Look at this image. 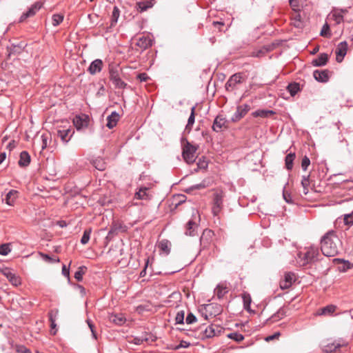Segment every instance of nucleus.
<instances>
[{
	"instance_id": "f257e3e1",
	"label": "nucleus",
	"mask_w": 353,
	"mask_h": 353,
	"mask_svg": "<svg viewBox=\"0 0 353 353\" xmlns=\"http://www.w3.org/2000/svg\"><path fill=\"white\" fill-rule=\"evenodd\" d=\"M321 244L322 253L328 257L337 255L342 245L341 241L334 230H330L324 234Z\"/></svg>"
},
{
	"instance_id": "f03ea898",
	"label": "nucleus",
	"mask_w": 353,
	"mask_h": 353,
	"mask_svg": "<svg viewBox=\"0 0 353 353\" xmlns=\"http://www.w3.org/2000/svg\"><path fill=\"white\" fill-rule=\"evenodd\" d=\"M319 250L316 248H310L305 252H299L297 255V263L301 266L306 265L317 260Z\"/></svg>"
},
{
	"instance_id": "7ed1b4c3",
	"label": "nucleus",
	"mask_w": 353,
	"mask_h": 353,
	"mask_svg": "<svg viewBox=\"0 0 353 353\" xmlns=\"http://www.w3.org/2000/svg\"><path fill=\"white\" fill-rule=\"evenodd\" d=\"M196 150L197 147L185 140V143L183 145L182 157L187 163L191 164L194 162Z\"/></svg>"
},
{
	"instance_id": "20e7f679",
	"label": "nucleus",
	"mask_w": 353,
	"mask_h": 353,
	"mask_svg": "<svg viewBox=\"0 0 353 353\" xmlns=\"http://www.w3.org/2000/svg\"><path fill=\"white\" fill-rule=\"evenodd\" d=\"M109 73L110 80L112 82L116 88L124 89L127 87V83L120 77V70L118 67H111Z\"/></svg>"
},
{
	"instance_id": "39448f33",
	"label": "nucleus",
	"mask_w": 353,
	"mask_h": 353,
	"mask_svg": "<svg viewBox=\"0 0 353 353\" xmlns=\"http://www.w3.org/2000/svg\"><path fill=\"white\" fill-rule=\"evenodd\" d=\"M224 196V192L222 190H216L214 192L213 197V206L212 208V212L214 216L218 215L221 212L223 207Z\"/></svg>"
},
{
	"instance_id": "423d86ee",
	"label": "nucleus",
	"mask_w": 353,
	"mask_h": 353,
	"mask_svg": "<svg viewBox=\"0 0 353 353\" xmlns=\"http://www.w3.org/2000/svg\"><path fill=\"white\" fill-rule=\"evenodd\" d=\"M244 81L242 74L236 73L232 75L225 83V89L227 91H233L237 88V85Z\"/></svg>"
},
{
	"instance_id": "0eeeda50",
	"label": "nucleus",
	"mask_w": 353,
	"mask_h": 353,
	"mask_svg": "<svg viewBox=\"0 0 353 353\" xmlns=\"http://www.w3.org/2000/svg\"><path fill=\"white\" fill-rule=\"evenodd\" d=\"M89 121V117L86 114L77 115L73 119L74 125L77 130L87 128L88 126Z\"/></svg>"
},
{
	"instance_id": "6e6552de",
	"label": "nucleus",
	"mask_w": 353,
	"mask_h": 353,
	"mask_svg": "<svg viewBox=\"0 0 353 353\" xmlns=\"http://www.w3.org/2000/svg\"><path fill=\"white\" fill-rule=\"evenodd\" d=\"M1 272L8 279V281L14 286L21 285V279L13 273L8 268H3L0 270Z\"/></svg>"
},
{
	"instance_id": "1a4fd4ad",
	"label": "nucleus",
	"mask_w": 353,
	"mask_h": 353,
	"mask_svg": "<svg viewBox=\"0 0 353 353\" xmlns=\"http://www.w3.org/2000/svg\"><path fill=\"white\" fill-rule=\"evenodd\" d=\"M347 343L343 341H335L323 345V350L326 353L337 352L341 347L345 346Z\"/></svg>"
},
{
	"instance_id": "9d476101",
	"label": "nucleus",
	"mask_w": 353,
	"mask_h": 353,
	"mask_svg": "<svg viewBox=\"0 0 353 353\" xmlns=\"http://www.w3.org/2000/svg\"><path fill=\"white\" fill-rule=\"evenodd\" d=\"M295 281L296 277L294 273H285L283 279L280 281V288L283 290L288 289Z\"/></svg>"
},
{
	"instance_id": "9b49d317",
	"label": "nucleus",
	"mask_w": 353,
	"mask_h": 353,
	"mask_svg": "<svg viewBox=\"0 0 353 353\" xmlns=\"http://www.w3.org/2000/svg\"><path fill=\"white\" fill-rule=\"evenodd\" d=\"M227 128V120L222 116L218 115L213 123L212 129L214 131L219 132Z\"/></svg>"
},
{
	"instance_id": "f8f14e48",
	"label": "nucleus",
	"mask_w": 353,
	"mask_h": 353,
	"mask_svg": "<svg viewBox=\"0 0 353 353\" xmlns=\"http://www.w3.org/2000/svg\"><path fill=\"white\" fill-rule=\"evenodd\" d=\"M347 50V43L346 41L341 42L336 49V61L338 62H341L345 56Z\"/></svg>"
},
{
	"instance_id": "ddd939ff",
	"label": "nucleus",
	"mask_w": 353,
	"mask_h": 353,
	"mask_svg": "<svg viewBox=\"0 0 353 353\" xmlns=\"http://www.w3.org/2000/svg\"><path fill=\"white\" fill-rule=\"evenodd\" d=\"M74 134V130L71 128L59 130L57 131L58 137H60L61 141L68 143Z\"/></svg>"
},
{
	"instance_id": "4468645a",
	"label": "nucleus",
	"mask_w": 353,
	"mask_h": 353,
	"mask_svg": "<svg viewBox=\"0 0 353 353\" xmlns=\"http://www.w3.org/2000/svg\"><path fill=\"white\" fill-rule=\"evenodd\" d=\"M214 328H215V325H211L208 326L202 325L200 329L201 330L200 337L202 339L212 338L214 336Z\"/></svg>"
},
{
	"instance_id": "2eb2a0df",
	"label": "nucleus",
	"mask_w": 353,
	"mask_h": 353,
	"mask_svg": "<svg viewBox=\"0 0 353 353\" xmlns=\"http://www.w3.org/2000/svg\"><path fill=\"white\" fill-rule=\"evenodd\" d=\"M137 46H139L141 49L145 50L152 45V40L149 36H142L140 37L137 41Z\"/></svg>"
},
{
	"instance_id": "dca6fc26",
	"label": "nucleus",
	"mask_w": 353,
	"mask_h": 353,
	"mask_svg": "<svg viewBox=\"0 0 353 353\" xmlns=\"http://www.w3.org/2000/svg\"><path fill=\"white\" fill-rule=\"evenodd\" d=\"M102 67L103 61L101 59H97L90 63L88 70L91 74H95L101 72Z\"/></svg>"
},
{
	"instance_id": "f3484780",
	"label": "nucleus",
	"mask_w": 353,
	"mask_h": 353,
	"mask_svg": "<svg viewBox=\"0 0 353 353\" xmlns=\"http://www.w3.org/2000/svg\"><path fill=\"white\" fill-rule=\"evenodd\" d=\"M41 8V3L37 2L32 6V7L25 13H23L20 17V21H24L28 17H32L37 11H38Z\"/></svg>"
},
{
	"instance_id": "a211bd4d",
	"label": "nucleus",
	"mask_w": 353,
	"mask_h": 353,
	"mask_svg": "<svg viewBox=\"0 0 353 353\" xmlns=\"http://www.w3.org/2000/svg\"><path fill=\"white\" fill-rule=\"evenodd\" d=\"M314 78L319 82H327L329 79L328 71L325 70H314L313 72Z\"/></svg>"
},
{
	"instance_id": "6ab92c4d",
	"label": "nucleus",
	"mask_w": 353,
	"mask_h": 353,
	"mask_svg": "<svg viewBox=\"0 0 353 353\" xmlns=\"http://www.w3.org/2000/svg\"><path fill=\"white\" fill-rule=\"evenodd\" d=\"M154 6L153 0H147L145 1H140L137 3L136 9L139 12H143L147 11L148 9L152 8Z\"/></svg>"
},
{
	"instance_id": "aec40b11",
	"label": "nucleus",
	"mask_w": 353,
	"mask_h": 353,
	"mask_svg": "<svg viewBox=\"0 0 353 353\" xmlns=\"http://www.w3.org/2000/svg\"><path fill=\"white\" fill-rule=\"evenodd\" d=\"M119 114L114 111L107 117V124L106 126L112 129L115 127L119 120Z\"/></svg>"
},
{
	"instance_id": "412c9836",
	"label": "nucleus",
	"mask_w": 353,
	"mask_h": 353,
	"mask_svg": "<svg viewBox=\"0 0 353 353\" xmlns=\"http://www.w3.org/2000/svg\"><path fill=\"white\" fill-rule=\"evenodd\" d=\"M291 23L297 28H302L304 26V22L301 18L300 13L294 12L292 14Z\"/></svg>"
},
{
	"instance_id": "4be33fe9",
	"label": "nucleus",
	"mask_w": 353,
	"mask_h": 353,
	"mask_svg": "<svg viewBox=\"0 0 353 353\" xmlns=\"http://www.w3.org/2000/svg\"><path fill=\"white\" fill-rule=\"evenodd\" d=\"M212 232L211 230H205L201 236L200 242L202 249L208 248L210 243V239L212 237Z\"/></svg>"
},
{
	"instance_id": "5701e85b",
	"label": "nucleus",
	"mask_w": 353,
	"mask_h": 353,
	"mask_svg": "<svg viewBox=\"0 0 353 353\" xmlns=\"http://www.w3.org/2000/svg\"><path fill=\"white\" fill-rule=\"evenodd\" d=\"M108 319L110 322L118 325H121L125 322V318L121 314H110Z\"/></svg>"
},
{
	"instance_id": "b1692460",
	"label": "nucleus",
	"mask_w": 353,
	"mask_h": 353,
	"mask_svg": "<svg viewBox=\"0 0 353 353\" xmlns=\"http://www.w3.org/2000/svg\"><path fill=\"white\" fill-rule=\"evenodd\" d=\"M250 110V105L247 104H244L240 105L237 108V110L234 114V119L239 120L241 118L243 117L247 112Z\"/></svg>"
},
{
	"instance_id": "393cba45",
	"label": "nucleus",
	"mask_w": 353,
	"mask_h": 353,
	"mask_svg": "<svg viewBox=\"0 0 353 353\" xmlns=\"http://www.w3.org/2000/svg\"><path fill=\"white\" fill-rule=\"evenodd\" d=\"M328 60V55L325 53H321L316 59H314L312 63L314 66L319 67L325 65Z\"/></svg>"
},
{
	"instance_id": "a878e982",
	"label": "nucleus",
	"mask_w": 353,
	"mask_h": 353,
	"mask_svg": "<svg viewBox=\"0 0 353 353\" xmlns=\"http://www.w3.org/2000/svg\"><path fill=\"white\" fill-rule=\"evenodd\" d=\"M154 339H153V336L149 334H145L140 336H136L134 338L133 341L136 345L143 344V342H152Z\"/></svg>"
},
{
	"instance_id": "bb28decb",
	"label": "nucleus",
	"mask_w": 353,
	"mask_h": 353,
	"mask_svg": "<svg viewBox=\"0 0 353 353\" xmlns=\"http://www.w3.org/2000/svg\"><path fill=\"white\" fill-rule=\"evenodd\" d=\"M30 163V156L26 151H23L20 154V159L19 161V165L21 167H26Z\"/></svg>"
},
{
	"instance_id": "cd10ccee",
	"label": "nucleus",
	"mask_w": 353,
	"mask_h": 353,
	"mask_svg": "<svg viewBox=\"0 0 353 353\" xmlns=\"http://www.w3.org/2000/svg\"><path fill=\"white\" fill-rule=\"evenodd\" d=\"M196 228V223L192 220H190L186 224L185 234L189 236H194Z\"/></svg>"
},
{
	"instance_id": "c85d7f7f",
	"label": "nucleus",
	"mask_w": 353,
	"mask_h": 353,
	"mask_svg": "<svg viewBox=\"0 0 353 353\" xmlns=\"http://www.w3.org/2000/svg\"><path fill=\"white\" fill-rule=\"evenodd\" d=\"M125 226L123 224L118 221H114L111 225L110 230L108 232V235H114L117 234L119 231H125Z\"/></svg>"
},
{
	"instance_id": "c756f323",
	"label": "nucleus",
	"mask_w": 353,
	"mask_h": 353,
	"mask_svg": "<svg viewBox=\"0 0 353 353\" xmlns=\"http://www.w3.org/2000/svg\"><path fill=\"white\" fill-rule=\"evenodd\" d=\"M18 196V192L14 190H11L8 192L6 196L5 201L9 205H12Z\"/></svg>"
},
{
	"instance_id": "7c9ffc66",
	"label": "nucleus",
	"mask_w": 353,
	"mask_h": 353,
	"mask_svg": "<svg viewBox=\"0 0 353 353\" xmlns=\"http://www.w3.org/2000/svg\"><path fill=\"white\" fill-rule=\"evenodd\" d=\"M227 292L228 288L223 284H219L214 290V294L219 299H222Z\"/></svg>"
},
{
	"instance_id": "2f4dec72",
	"label": "nucleus",
	"mask_w": 353,
	"mask_h": 353,
	"mask_svg": "<svg viewBox=\"0 0 353 353\" xmlns=\"http://www.w3.org/2000/svg\"><path fill=\"white\" fill-rule=\"evenodd\" d=\"M51 142V134L48 132L43 133L41 136V150H45Z\"/></svg>"
},
{
	"instance_id": "473e14b6",
	"label": "nucleus",
	"mask_w": 353,
	"mask_h": 353,
	"mask_svg": "<svg viewBox=\"0 0 353 353\" xmlns=\"http://www.w3.org/2000/svg\"><path fill=\"white\" fill-rule=\"evenodd\" d=\"M342 11H338L336 9H334L331 13L330 17L336 22V24L341 23L344 20L343 15L341 14Z\"/></svg>"
},
{
	"instance_id": "72a5a7b5",
	"label": "nucleus",
	"mask_w": 353,
	"mask_h": 353,
	"mask_svg": "<svg viewBox=\"0 0 353 353\" xmlns=\"http://www.w3.org/2000/svg\"><path fill=\"white\" fill-rule=\"evenodd\" d=\"M148 190L149 189L147 188H141L139 190L136 192L135 198L138 199H148L149 198Z\"/></svg>"
},
{
	"instance_id": "f704fd0d",
	"label": "nucleus",
	"mask_w": 353,
	"mask_h": 353,
	"mask_svg": "<svg viewBox=\"0 0 353 353\" xmlns=\"http://www.w3.org/2000/svg\"><path fill=\"white\" fill-rule=\"evenodd\" d=\"M194 112H195V107H192L191 109V114L188 118V123L185 126V130L188 131L191 130L192 127L194 123V119H195Z\"/></svg>"
},
{
	"instance_id": "c9c22d12",
	"label": "nucleus",
	"mask_w": 353,
	"mask_h": 353,
	"mask_svg": "<svg viewBox=\"0 0 353 353\" xmlns=\"http://www.w3.org/2000/svg\"><path fill=\"white\" fill-rule=\"evenodd\" d=\"M120 16V10L117 6H114L111 16V26H114L118 21Z\"/></svg>"
},
{
	"instance_id": "e433bc0d",
	"label": "nucleus",
	"mask_w": 353,
	"mask_h": 353,
	"mask_svg": "<svg viewBox=\"0 0 353 353\" xmlns=\"http://www.w3.org/2000/svg\"><path fill=\"white\" fill-rule=\"evenodd\" d=\"M295 158L294 153H290L285 157V167L288 170H290L293 167V161Z\"/></svg>"
},
{
	"instance_id": "4c0bfd02",
	"label": "nucleus",
	"mask_w": 353,
	"mask_h": 353,
	"mask_svg": "<svg viewBox=\"0 0 353 353\" xmlns=\"http://www.w3.org/2000/svg\"><path fill=\"white\" fill-rule=\"evenodd\" d=\"M336 307L332 305H327L321 309L319 312L321 315L331 314L335 311Z\"/></svg>"
},
{
	"instance_id": "58836bf2",
	"label": "nucleus",
	"mask_w": 353,
	"mask_h": 353,
	"mask_svg": "<svg viewBox=\"0 0 353 353\" xmlns=\"http://www.w3.org/2000/svg\"><path fill=\"white\" fill-rule=\"evenodd\" d=\"M92 233V229L88 228L84 230L83 236L81 239V243L83 245H85L88 243L90 239V234Z\"/></svg>"
},
{
	"instance_id": "ea45409f",
	"label": "nucleus",
	"mask_w": 353,
	"mask_h": 353,
	"mask_svg": "<svg viewBox=\"0 0 353 353\" xmlns=\"http://www.w3.org/2000/svg\"><path fill=\"white\" fill-rule=\"evenodd\" d=\"M242 299L243 301L244 309L248 310L250 309L252 301L250 295L248 293H243L242 294Z\"/></svg>"
},
{
	"instance_id": "a19ab883",
	"label": "nucleus",
	"mask_w": 353,
	"mask_h": 353,
	"mask_svg": "<svg viewBox=\"0 0 353 353\" xmlns=\"http://www.w3.org/2000/svg\"><path fill=\"white\" fill-rule=\"evenodd\" d=\"M287 88L290 94L294 96L299 90V85L296 83H290Z\"/></svg>"
},
{
	"instance_id": "79ce46f5",
	"label": "nucleus",
	"mask_w": 353,
	"mask_h": 353,
	"mask_svg": "<svg viewBox=\"0 0 353 353\" xmlns=\"http://www.w3.org/2000/svg\"><path fill=\"white\" fill-rule=\"evenodd\" d=\"M273 114L274 112L272 110H257L253 113V115L254 117H268Z\"/></svg>"
},
{
	"instance_id": "37998d69",
	"label": "nucleus",
	"mask_w": 353,
	"mask_h": 353,
	"mask_svg": "<svg viewBox=\"0 0 353 353\" xmlns=\"http://www.w3.org/2000/svg\"><path fill=\"white\" fill-rule=\"evenodd\" d=\"M63 20V16L59 14H53L52 17V23L54 26H57Z\"/></svg>"
},
{
	"instance_id": "c03bdc74",
	"label": "nucleus",
	"mask_w": 353,
	"mask_h": 353,
	"mask_svg": "<svg viewBox=\"0 0 353 353\" xmlns=\"http://www.w3.org/2000/svg\"><path fill=\"white\" fill-rule=\"evenodd\" d=\"M86 268L85 266H81L74 274V278L78 281H81L83 279V275L85 274Z\"/></svg>"
},
{
	"instance_id": "a18cd8bd",
	"label": "nucleus",
	"mask_w": 353,
	"mask_h": 353,
	"mask_svg": "<svg viewBox=\"0 0 353 353\" xmlns=\"http://www.w3.org/2000/svg\"><path fill=\"white\" fill-rule=\"evenodd\" d=\"M228 337L229 339H233L237 342H240V341H243L244 339V336L241 334L236 332H232V333L228 334Z\"/></svg>"
},
{
	"instance_id": "49530a36",
	"label": "nucleus",
	"mask_w": 353,
	"mask_h": 353,
	"mask_svg": "<svg viewBox=\"0 0 353 353\" xmlns=\"http://www.w3.org/2000/svg\"><path fill=\"white\" fill-rule=\"evenodd\" d=\"M343 221L345 225L347 226H351L353 225V211L350 214L344 215Z\"/></svg>"
},
{
	"instance_id": "de8ad7c7",
	"label": "nucleus",
	"mask_w": 353,
	"mask_h": 353,
	"mask_svg": "<svg viewBox=\"0 0 353 353\" xmlns=\"http://www.w3.org/2000/svg\"><path fill=\"white\" fill-rule=\"evenodd\" d=\"M184 311L179 312L175 317V321L176 324H183L184 323Z\"/></svg>"
},
{
	"instance_id": "09e8293b",
	"label": "nucleus",
	"mask_w": 353,
	"mask_h": 353,
	"mask_svg": "<svg viewBox=\"0 0 353 353\" xmlns=\"http://www.w3.org/2000/svg\"><path fill=\"white\" fill-rule=\"evenodd\" d=\"M283 197L286 203H294L290 193H289L288 191L285 190V188H284V189L283 190Z\"/></svg>"
},
{
	"instance_id": "8fccbe9b",
	"label": "nucleus",
	"mask_w": 353,
	"mask_h": 353,
	"mask_svg": "<svg viewBox=\"0 0 353 353\" xmlns=\"http://www.w3.org/2000/svg\"><path fill=\"white\" fill-rule=\"evenodd\" d=\"M10 252V249L8 244L0 245V254L6 256Z\"/></svg>"
},
{
	"instance_id": "3c124183",
	"label": "nucleus",
	"mask_w": 353,
	"mask_h": 353,
	"mask_svg": "<svg viewBox=\"0 0 353 353\" xmlns=\"http://www.w3.org/2000/svg\"><path fill=\"white\" fill-rule=\"evenodd\" d=\"M290 4L294 12L300 10L299 0H290Z\"/></svg>"
},
{
	"instance_id": "603ef678",
	"label": "nucleus",
	"mask_w": 353,
	"mask_h": 353,
	"mask_svg": "<svg viewBox=\"0 0 353 353\" xmlns=\"http://www.w3.org/2000/svg\"><path fill=\"white\" fill-rule=\"evenodd\" d=\"M310 164V160L307 157H304L301 161V168L303 170H306L307 169V167Z\"/></svg>"
},
{
	"instance_id": "864d4df0",
	"label": "nucleus",
	"mask_w": 353,
	"mask_h": 353,
	"mask_svg": "<svg viewBox=\"0 0 353 353\" xmlns=\"http://www.w3.org/2000/svg\"><path fill=\"white\" fill-rule=\"evenodd\" d=\"M196 321V316L192 313H189L185 319V322L187 324H192Z\"/></svg>"
},
{
	"instance_id": "5fc2aeb1",
	"label": "nucleus",
	"mask_w": 353,
	"mask_h": 353,
	"mask_svg": "<svg viewBox=\"0 0 353 353\" xmlns=\"http://www.w3.org/2000/svg\"><path fill=\"white\" fill-rule=\"evenodd\" d=\"M86 321H87V323L88 325L89 328L90 329V331L92 332L93 338L96 339H97V334H96V332H95V330H94V325L93 323L90 319H88Z\"/></svg>"
},
{
	"instance_id": "6e6d98bb",
	"label": "nucleus",
	"mask_w": 353,
	"mask_h": 353,
	"mask_svg": "<svg viewBox=\"0 0 353 353\" xmlns=\"http://www.w3.org/2000/svg\"><path fill=\"white\" fill-rule=\"evenodd\" d=\"M16 351L19 353H30V350L23 345H16Z\"/></svg>"
},
{
	"instance_id": "4d7b16f0",
	"label": "nucleus",
	"mask_w": 353,
	"mask_h": 353,
	"mask_svg": "<svg viewBox=\"0 0 353 353\" xmlns=\"http://www.w3.org/2000/svg\"><path fill=\"white\" fill-rule=\"evenodd\" d=\"M309 178H310V175L303 176L302 180H301V185H302L303 188H305L306 186L310 185Z\"/></svg>"
},
{
	"instance_id": "13d9d810",
	"label": "nucleus",
	"mask_w": 353,
	"mask_h": 353,
	"mask_svg": "<svg viewBox=\"0 0 353 353\" xmlns=\"http://www.w3.org/2000/svg\"><path fill=\"white\" fill-rule=\"evenodd\" d=\"M205 187H206V185H205V182H202L199 184L192 185V187L190 188V190H200V189L205 188Z\"/></svg>"
},
{
	"instance_id": "bf43d9fd",
	"label": "nucleus",
	"mask_w": 353,
	"mask_h": 353,
	"mask_svg": "<svg viewBox=\"0 0 353 353\" xmlns=\"http://www.w3.org/2000/svg\"><path fill=\"white\" fill-rule=\"evenodd\" d=\"M137 78L140 80V81L143 82L146 81L149 77L146 73H140L137 75Z\"/></svg>"
},
{
	"instance_id": "052dcab7",
	"label": "nucleus",
	"mask_w": 353,
	"mask_h": 353,
	"mask_svg": "<svg viewBox=\"0 0 353 353\" xmlns=\"http://www.w3.org/2000/svg\"><path fill=\"white\" fill-rule=\"evenodd\" d=\"M190 345V343L189 342H187V341H181L180 342L179 345L176 347V349H179V348H181V347L187 348Z\"/></svg>"
},
{
	"instance_id": "680f3d73",
	"label": "nucleus",
	"mask_w": 353,
	"mask_h": 353,
	"mask_svg": "<svg viewBox=\"0 0 353 353\" xmlns=\"http://www.w3.org/2000/svg\"><path fill=\"white\" fill-rule=\"evenodd\" d=\"M62 274L65 276H66L68 278L69 277V275H70L69 268H67L65 265H63L62 267Z\"/></svg>"
},
{
	"instance_id": "e2e57ef3",
	"label": "nucleus",
	"mask_w": 353,
	"mask_h": 353,
	"mask_svg": "<svg viewBox=\"0 0 353 353\" xmlns=\"http://www.w3.org/2000/svg\"><path fill=\"white\" fill-rule=\"evenodd\" d=\"M279 335H280V333L279 332H276V333L274 334L273 335H270V336H267L265 340L267 341L273 340V339H274L276 338H278Z\"/></svg>"
},
{
	"instance_id": "0e129e2a",
	"label": "nucleus",
	"mask_w": 353,
	"mask_h": 353,
	"mask_svg": "<svg viewBox=\"0 0 353 353\" xmlns=\"http://www.w3.org/2000/svg\"><path fill=\"white\" fill-rule=\"evenodd\" d=\"M221 327L215 325V328H214V332H213L214 336L219 334L221 333Z\"/></svg>"
},
{
	"instance_id": "69168bd1",
	"label": "nucleus",
	"mask_w": 353,
	"mask_h": 353,
	"mask_svg": "<svg viewBox=\"0 0 353 353\" xmlns=\"http://www.w3.org/2000/svg\"><path fill=\"white\" fill-rule=\"evenodd\" d=\"M160 247L162 250L168 251V245L166 242H161Z\"/></svg>"
},
{
	"instance_id": "338daca9",
	"label": "nucleus",
	"mask_w": 353,
	"mask_h": 353,
	"mask_svg": "<svg viewBox=\"0 0 353 353\" xmlns=\"http://www.w3.org/2000/svg\"><path fill=\"white\" fill-rule=\"evenodd\" d=\"M198 167H199V168H205V167H207V163H206V162H205V161H204L201 162V161L199 160V163H198Z\"/></svg>"
},
{
	"instance_id": "774afa93",
	"label": "nucleus",
	"mask_w": 353,
	"mask_h": 353,
	"mask_svg": "<svg viewBox=\"0 0 353 353\" xmlns=\"http://www.w3.org/2000/svg\"><path fill=\"white\" fill-rule=\"evenodd\" d=\"M329 29V27L326 24L323 26L321 32V35L322 36H325L326 35V33H325V31Z\"/></svg>"
}]
</instances>
